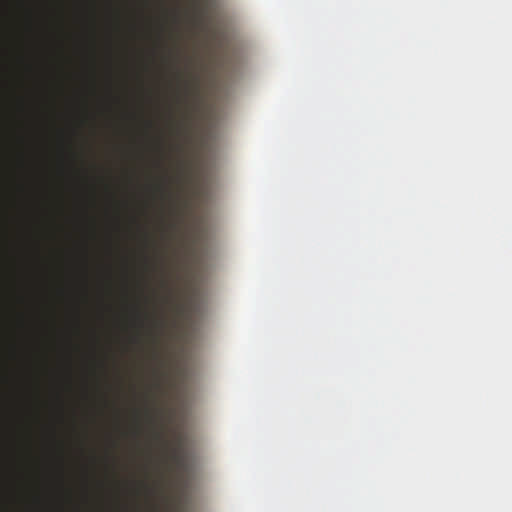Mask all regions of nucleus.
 Masks as SVG:
<instances>
[{
	"label": "nucleus",
	"instance_id": "39448f33",
	"mask_svg": "<svg viewBox=\"0 0 512 512\" xmlns=\"http://www.w3.org/2000/svg\"><path fill=\"white\" fill-rule=\"evenodd\" d=\"M67 385L68 386H71V378L69 377V379L67 380Z\"/></svg>",
	"mask_w": 512,
	"mask_h": 512
},
{
	"label": "nucleus",
	"instance_id": "f257e3e1",
	"mask_svg": "<svg viewBox=\"0 0 512 512\" xmlns=\"http://www.w3.org/2000/svg\"><path fill=\"white\" fill-rule=\"evenodd\" d=\"M176 379L168 371L162 368V365L152 371V379L149 388L154 391L162 392L167 388H175Z\"/></svg>",
	"mask_w": 512,
	"mask_h": 512
},
{
	"label": "nucleus",
	"instance_id": "7ed1b4c3",
	"mask_svg": "<svg viewBox=\"0 0 512 512\" xmlns=\"http://www.w3.org/2000/svg\"><path fill=\"white\" fill-rule=\"evenodd\" d=\"M152 326L154 329H161L163 327V320L158 318L152 319Z\"/></svg>",
	"mask_w": 512,
	"mask_h": 512
},
{
	"label": "nucleus",
	"instance_id": "423d86ee",
	"mask_svg": "<svg viewBox=\"0 0 512 512\" xmlns=\"http://www.w3.org/2000/svg\"><path fill=\"white\" fill-rule=\"evenodd\" d=\"M153 339H154V341H156V340H157V337H156V335H155V334H153Z\"/></svg>",
	"mask_w": 512,
	"mask_h": 512
},
{
	"label": "nucleus",
	"instance_id": "f03ea898",
	"mask_svg": "<svg viewBox=\"0 0 512 512\" xmlns=\"http://www.w3.org/2000/svg\"><path fill=\"white\" fill-rule=\"evenodd\" d=\"M165 448L167 449L171 460L179 468L183 469L185 466V443L184 438L181 435L175 436L173 441L165 442Z\"/></svg>",
	"mask_w": 512,
	"mask_h": 512
},
{
	"label": "nucleus",
	"instance_id": "20e7f679",
	"mask_svg": "<svg viewBox=\"0 0 512 512\" xmlns=\"http://www.w3.org/2000/svg\"><path fill=\"white\" fill-rule=\"evenodd\" d=\"M183 370L182 369H177L176 370V377H182L183 376Z\"/></svg>",
	"mask_w": 512,
	"mask_h": 512
}]
</instances>
